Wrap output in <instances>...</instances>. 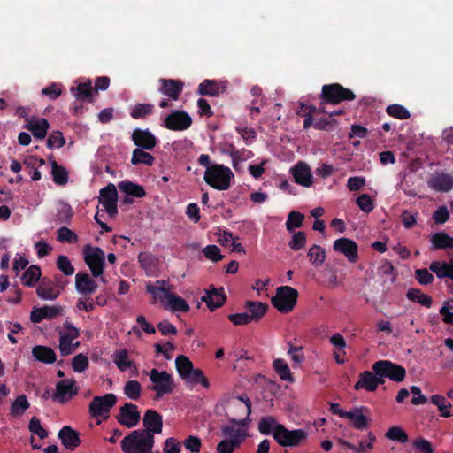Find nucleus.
I'll list each match as a JSON object with an SVG mask.
<instances>
[{
    "mask_svg": "<svg viewBox=\"0 0 453 453\" xmlns=\"http://www.w3.org/2000/svg\"><path fill=\"white\" fill-rule=\"evenodd\" d=\"M248 429V418L239 421L232 420L229 424L222 426L221 432L224 438L217 445V453H233L240 448L249 435Z\"/></svg>",
    "mask_w": 453,
    "mask_h": 453,
    "instance_id": "1",
    "label": "nucleus"
},
{
    "mask_svg": "<svg viewBox=\"0 0 453 453\" xmlns=\"http://www.w3.org/2000/svg\"><path fill=\"white\" fill-rule=\"evenodd\" d=\"M175 367L180 378L188 386L201 385L205 388H210V381L202 370L194 367L190 359L180 355L175 359Z\"/></svg>",
    "mask_w": 453,
    "mask_h": 453,
    "instance_id": "2",
    "label": "nucleus"
},
{
    "mask_svg": "<svg viewBox=\"0 0 453 453\" xmlns=\"http://www.w3.org/2000/svg\"><path fill=\"white\" fill-rule=\"evenodd\" d=\"M120 445L124 453H152L153 434L147 431L135 430L124 437Z\"/></svg>",
    "mask_w": 453,
    "mask_h": 453,
    "instance_id": "3",
    "label": "nucleus"
},
{
    "mask_svg": "<svg viewBox=\"0 0 453 453\" xmlns=\"http://www.w3.org/2000/svg\"><path fill=\"white\" fill-rule=\"evenodd\" d=\"M234 176L229 167L221 164H213L205 170L203 180L212 188L224 191L231 187Z\"/></svg>",
    "mask_w": 453,
    "mask_h": 453,
    "instance_id": "4",
    "label": "nucleus"
},
{
    "mask_svg": "<svg viewBox=\"0 0 453 453\" xmlns=\"http://www.w3.org/2000/svg\"><path fill=\"white\" fill-rule=\"evenodd\" d=\"M297 297L296 289L289 286H281L277 288L275 296L272 297V304L278 311L288 313L295 308Z\"/></svg>",
    "mask_w": 453,
    "mask_h": 453,
    "instance_id": "5",
    "label": "nucleus"
},
{
    "mask_svg": "<svg viewBox=\"0 0 453 453\" xmlns=\"http://www.w3.org/2000/svg\"><path fill=\"white\" fill-rule=\"evenodd\" d=\"M58 334L59 350L61 354L67 356L74 352L80 344V342L77 341L80 336V330L73 324L66 321L58 331Z\"/></svg>",
    "mask_w": 453,
    "mask_h": 453,
    "instance_id": "6",
    "label": "nucleus"
},
{
    "mask_svg": "<svg viewBox=\"0 0 453 453\" xmlns=\"http://www.w3.org/2000/svg\"><path fill=\"white\" fill-rule=\"evenodd\" d=\"M372 371L374 373L384 380V378L401 382L404 380L406 372L405 369L396 364L388 360L377 361L372 365Z\"/></svg>",
    "mask_w": 453,
    "mask_h": 453,
    "instance_id": "7",
    "label": "nucleus"
},
{
    "mask_svg": "<svg viewBox=\"0 0 453 453\" xmlns=\"http://www.w3.org/2000/svg\"><path fill=\"white\" fill-rule=\"evenodd\" d=\"M84 261L91 271L93 277L103 274L104 267V252L98 247L86 245L83 248Z\"/></svg>",
    "mask_w": 453,
    "mask_h": 453,
    "instance_id": "8",
    "label": "nucleus"
},
{
    "mask_svg": "<svg viewBox=\"0 0 453 453\" xmlns=\"http://www.w3.org/2000/svg\"><path fill=\"white\" fill-rule=\"evenodd\" d=\"M116 402V396L111 393L104 396H96L89 404V412L94 418L104 420Z\"/></svg>",
    "mask_w": 453,
    "mask_h": 453,
    "instance_id": "9",
    "label": "nucleus"
},
{
    "mask_svg": "<svg viewBox=\"0 0 453 453\" xmlns=\"http://www.w3.org/2000/svg\"><path fill=\"white\" fill-rule=\"evenodd\" d=\"M146 289L150 294L154 303H159L165 309L170 308V286L167 281L149 282L146 285Z\"/></svg>",
    "mask_w": 453,
    "mask_h": 453,
    "instance_id": "10",
    "label": "nucleus"
},
{
    "mask_svg": "<svg viewBox=\"0 0 453 453\" xmlns=\"http://www.w3.org/2000/svg\"><path fill=\"white\" fill-rule=\"evenodd\" d=\"M333 250L334 252L343 255L350 264H355L359 259L358 245L349 238L336 239L333 243Z\"/></svg>",
    "mask_w": 453,
    "mask_h": 453,
    "instance_id": "11",
    "label": "nucleus"
},
{
    "mask_svg": "<svg viewBox=\"0 0 453 453\" xmlns=\"http://www.w3.org/2000/svg\"><path fill=\"white\" fill-rule=\"evenodd\" d=\"M280 428L277 434H274V439L280 446L295 447L307 438V434L302 429L290 431L285 428L284 426Z\"/></svg>",
    "mask_w": 453,
    "mask_h": 453,
    "instance_id": "12",
    "label": "nucleus"
},
{
    "mask_svg": "<svg viewBox=\"0 0 453 453\" xmlns=\"http://www.w3.org/2000/svg\"><path fill=\"white\" fill-rule=\"evenodd\" d=\"M117 201L118 192L113 184H109L100 190L99 203L111 218L115 217L118 212Z\"/></svg>",
    "mask_w": 453,
    "mask_h": 453,
    "instance_id": "13",
    "label": "nucleus"
},
{
    "mask_svg": "<svg viewBox=\"0 0 453 453\" xmlns=\"http://www.w3.org/2000/svg\"><path fill=\"white\" fill-rule=\"evenodd\" d=\"M150 380L151 385L148 388L156 392L157 398L161 397L170 390V375L166 372H159L154 368L150 372Z\"/></svg>",
    "mask_w": 453,
    "mask_h": 453,
    "instance_id": "14",
    "label": "nucleus"
},
{
    "mask_svg": "<svg viewBox=\"0 0 453 453\" xmlns=\"http://www.w3.org/2000/svg\"><path fill=\"white\" fill-rule=\"evenodd\" d=\"M322 94L324 98L332 104H337L344 100H353L355 98V95L351 90L344 88L339 84L324 86Z\"/></svg>",
    "mask_w": 453,
    "mask_h": 453,
    "instance_id": "15",
    "label": "nucleus"
},
{
    "mask_svg": "<svg viewBox=\"0 0 453 453\" xmlns=\"http://www.w3.org/2000/svg\"><path fill=\"white\" fill-rule=\"evenodd\" d=\"M78 394V387L74 379L63 380L57 383L53 400L64 403Z\"/></svg>",
    "mask_w": 453,
    "mask_h": 453,
    "instance_id": "16",
    "label": "nucleus"
},
{
    "mask_svg": "<svg viewBox=\"0 0 453 453\" xmlns=\"http://www.w3.org/2000/svg\"><path fill=\"white\" fill-rule=\"evenodd\" d=\"M111 359L120 372H137L136 363L126 349H116L111 355Z\"/></svg>",
    "mask_w": 453,
    "mask_h": 453,
    "instance_id": "17",
    "label": "nucleus"
},
{
    "mask_svg": "<svg viewBox=\"0 0 453 453\" xmlns=\"http://www.w3.org/2000/svg\"><path fill=\"white\" fill-rule=\"evenodd\" d=\"M63 309L58 305H45L40 308H34L30 313V320L38 324L43 319H52L60 316Z\"/></svg>",
    "mask_w": 453,
    "mask_h": 453,
    "instance_id": "18",
    "label": "nucleus"
},
{
    "mask_svg": "<svg viewBox=\"0 0 453 453\" xmlns=\"http://www.w3.org/2000/svg\"><path fill=\"white\" fill-rule=\"evenodd\" d=\"M295 181L305 188H309L313 184V176L311 167L304 162H298L291 169Z\"/></svg>",
    "mask_w": 453,
    "mask_h": 453,
    "instance_id": "19",
    "label": "nucleus"
},
{
    "mask_svg": "<svg viewBox=\"0 0 453 453\" xmlns=\"http://www.w3.org/2000/svg\"><path fill=\"white\" fill-rule=\"evenodd\" d=\"M25 128L30 131L35 139L42 140L47 135L50 124L44 118L30 117L26 119Z\"/></svg>",
    "mask_w": 453,
    "mask_h": 453,
    "instance_id": "20",
    "label": "nucleus"
},
{
    "mask_svg": "<svg viewBox=\"0 0 453 453\" xmlns=\"http://www.w3.org/2000/svg\"><path fill=\"white\" fill-rule=\"evenodd\" d=\"M140 420V412L135 404L126 403L119 410L118 421L127 427L135 426Z\"/></svg>",
    "mask_w": 453,
    "mask_h": 453,
    "instance_id": "21",
    "label": "nucleus"
},
{
    "mask_svg": "<svg viewBox=\"0 0 453 453\" xmlns=\"http://www.w3.org/2000/svg\"><path fill=\"white\" fill-rule=\"evenodd\" d=\"M309 113L310 115L305 118L303 122L305 128L309 127L312 124L317 129H329L334 126V119H333V113L329 115H319L315 109H313V111H310Z\"/></svg>",
    "mask_w": 453,
    "mask_h": 453,
    "instance_id": "22",
    "label": "nucleus"
},
{
    "mask_svg": "<svg viewBox=\"0 0 453 453\" xmlns=\"http://www.w3.org/2000/svg\"><path fill=\"white\" fill-rule=\"evenodd\" d=\"M75 288L81 295H91L97 288L96 282L86 273L79 272L75 275Z\"/></svg>",
    "mask_w": 453,
    "mask_h": 453,
    "instance_id": "23",
    "label": "nucleus"
},
{
    "mask_svg": "<svg viewBox=\"0 0 453 453\" xmlns=\"http://www.w3.org/2000/svg\"><path fill=\"white\" fill-rule=\"evenodd\" d=\"M49 164L50 165V174L53 182L58 186H65L69 181V171L62 165L57 163L52 156L48 157Z\"/></svg>",
    "mask_w": 453,
    "mask_h": 453,
    "instance_id": "24",
    "label": "nucleus"
},
{
    "mask_svg": "<svg viewBox=\"0 0 453 453\" xmlns=\"http://www.w3.org/2000/svg\"><path fill=\"white\" fill-rule=\"evenodd\" d=\"M329 342L334 347L333 356L337 364H344L346 362V347L347 342L345 338L339 333L332 334L329 338Z\"/></svg>",
    "mask_w": 453,
    "mask_h": 453,
    "instance_id": "25",
    "label": "nucleus"
},
{
    "mask_svg": "<svg viewBox=\"0 0 453 453\" xmlns=\"http://www.w3.org/2000/svg\"><path fill=\"white\" fill-rule=\"evenodd\" d=\"M384 380L380 379L375 373L364 372L360 374L358 381L355 384V389H365L366 391H375L379 384Z\"/></svg>",
    "mask_w": 453,
    "mask_h": 453,
    "instance_id": "26",
    "label": "nucleus"
},
{
    "mask_svg": "<svg viewBox=\"0 0 453 453\" xmlns=\"http://www.w3.org/2000/svg\"><path fill=\"white\" fill-rule=\"evenodd\" d=\"M143 426L145 429L143 431L150 432L153 435L159 434L162 431V418L155 411L148 410L143 417Z\"/></svg>",
    "mask_w": 453,
    "mask_h": 453,
    "instance_id": "27",
    "label": "nucleus"
},
{
    "mask_svg": "<svg viewBox=\"0 0 453 453\" xmlns=\"http://www.w3.org/2000/svg\"><path fill=\"white\" fill-rule=\"evenodd\" d=\"M134 144L145 150H151L157 142L154 135L147 130L135 129L132 134Z\"/></svg>",
    "mask_w": 453,
    "mask_h": 453,
    "instance_id": "28",
    "label": "nucleus"
},
{
    "mask_svg": "<svg viewBox=\"0 0 453 453\" xmlns=\"http://www.w3.org/2000/svg\"><path fill=\"white\" fill-rule=\"evenodd\" d=\"M63 445L71 450L76 449L80 444L79 434L70 426H64L58 433Z\"/></svg>",
    "mask_w": 453,
    "mask_h": 453,
    "instance_id": "29",
    "label": "nucleus"
},
{
    "mask_svg": "<svg viewBox=\"0 0 453 453\" xmlns=\"http://www.w3.org/2000/svg\"><path fill=\"white\" fill-rule=\"evenodd\" d=\"M365 408H355L345 414V418L352 421V426L358 430H364L368 426V418L364 414Z\"/></svg>",
    "mask_w": 453,
    "mask_h": 453,
    "instance_id": "30",
    "label": "nucleus"
},
{
    "mask_svg": "<svg viewBox=\"0 0 453 453\" xmlns=\"http://www.w3.org/2000/svg\"><path fill=\"white\" fill-rule=\"evenodd\" d=\"M191 116L184 111L172 112V130L183 131L192 124Z\"/></svg>",
    "mask_w": 453,
    "mask_h": 453,
    "instance_id": "31",
    "label": "nucleus"
},
{
    "mask_svg": "<svg viewBox=\"0 0 453 453\" xmlns=\"http://www.w3.org/2000/svg\"><path fill=\"white\" fill-rule=\"evenodd\" d=\"M429 186L438 191H449L453 188V177L445 173L437 174L431 178Z\"/></svg>",
    "mask_w": 453,
    "mask_h": 453,
    "instance_id": "32",
    "label": "nucleus"
},
{
    "mask_svg": "<svg viewBox=\"0 0 453 453\" xmlns=\"http://www.w3.org/2000/svg\"><path fill=\"white\" fill-rule=\"evenodd\" d=\"M32 354L35 359L46 364H52L57 358L56 354L51 348L42 345L34 347Z\"/></svg>",
    "mask_w": 453,
    "mask_h": 453,
    "instance_id": "33",
    "label": "nucleus"
},
{
    "mask_svg": "<svg viewBox=\"0 0 453 453\" xmlns=\"http://www.w3.org/2000/svg\"><path fill=\"white\" fill-rule=\"evenodd\" d=\"M282 426L283 425L279 424L273 417L267 416L260 419L258 424V430L263 434H272L274 437V434H277L278 431L280 429V427Z\"/></svg>",
    "mask_w": 453,
    "mask_h": 453,
    "instance_id": "34",
    "label": "nucleus"
},
{
    "mask_svg": "<svg viewBox=\"0 0 453 453\" xmlns=\"http://www.w3.org/2000/svg\"><path fill=\"white\" fill-rule=\"evenodd\" d=\"M202 300L207 304L211 311L219 308L225 303L224 296L215 288L206 291Z\"/></svg>",
    "mask_w": 453,
    "mask_h": 453,
    "instance_id": "35",
    "label": "nucleus"
},
{
    "mask_svg": "<svg viewBox=\"0 0 453 453\" xmlns=\"http://www.w3.org/2000/svg\"><path fill=\"white\" fill-rule=\"evenodd\" d=\"M251 321H258L266 313L268 305L261 302L248 301L245 304Z\"/></svg>",
    "mask_w": 453,
    "mask_h": 453,
    "instance_id": "36",
    "label": "nucleus"
},
{
    "mask_svg": "<svg viewBox=\"0 0 453 453\" xmlns=\"http://www.w3.org/2000/svg\"><path fill=\"white\" fill-rule=\"evenodd\" d=\"M218 241L220 244L229 247L232 251L245 253L242 245L238 242V237H234L230 232L220 233Z\"/></svg>",
    "mask_w": 453,
    "mask_h": 453,
    "instance_id": "37",
    "label": "nucleus"
},
{
    "mask_svg": "<svg viewBox=\"0 0 453 453\" xmlns=\"http://www.w3.org/2000/svg\"><path fill=\"white\" fill-rule=\"evenodd\" d=\"M434 250L449 249L453 250V237L443 232L435 233L430 238Z\"/></svg>",
    "mask_w": 453,
    "mask_h": 453,
    "instance_id": "38",
    "label": "nucleus"
},
{
    "mask_svg": "<svg viewBox=\"0 0 453 453\" xmlns=\"http://www.w3.org/2000/svg\"><path fill=\"white\" fill-rule=\"evenodd\" d=\"M430 401L437 406L442 417L449 418L453 416V405L443 395H434L431 396Z\"/></svg>",
    "mask_w": 453,
    "mask_h": 453,
    "instance_id": "39",
    "label": "nucleus"
},
{
    "mask_svg": "<svg viewBox=\"0 0 453 453\" xmlns=\"http://www.w3.org/2000/svg\"><path fill=\"white\" fill-rule=\"evenodd\" d=\"M310 263L315 267H320L326 257V250L319 245H312L307 253Z\"/></svg>",
    "mask_w": 453,
    "mask_h": 453,
    "instance_id": "40",
    "label": "nucleus"
},
{
    "mask_svg": "<svg viewBox=\"0 0 453 453\" xmlns=\"http://www.w3.org/2000/svg\"><path fill=\"white\" fill-rule=\"evenodd\" d=\"M430 270L434 273L438 278L449 277L453 280V261L449 264L434 261L430 265Z\"/></svg>",
    "mask_w": 453,
    "mask_h": 453,
    "instance_id": "41",
    "label": "nucleus"
},
{
    "mask_svg": "<svg viewBox=\"0 0 453 453\" xmlns=\"http://www.w3.org/2000/svg\"><path fill=\"white\" fill-rule=\"evenodd\" d=\"M42 275L41 268L37 265H30L23 273L21 282L27 287H34Z\"/></svg>",
    "mask_w": 453,
    "mask_h": 453,
    "instance_id": "42",
    "label": "nucleus"
},
{
    "mask_svg": "<svg viewBox=\"0 0 453 453\" xmlns=\"http://www.w3.org/2000/svg\"><path fill=\"white\" fill-rule=\"evenodd\" d=\"M274 371L282 380L293 382L294 378L288 363L281 358L275 359L273 363Z\"/></svg>",
    "mask_w": 453,
    "mask_h": 453,
    "instance_id": "43",
    "label": "nucleus"
},
{
    "mask_svg": "<svg viewBox=\"0 0 453 453\" xmlns=\"http://www.w3.org/2000/svg\"><path fill=\"white\" fill-rule=\"evenodd\" d=\"M142 385L138 380H127L123 388L124 394L131 400L136 401L141 397Z\"/></svg>",
    "mask_w": 453,
    "mask_h": 453,
    "instance_id": "44",
    "label": "nucleus"
},
{
    "mask_svg": "<svg viewBox=\"0 0 453 453\" xmlns=\"http://www.w3.org/2000/svg\"><path fill=\"white\" fill-rule=\"evenodd\" d=\"M222 89L223 88L215 81L205 80L199 85L198 93L200 95L214 96L219 95Z\"/></svg>",
    "mask_w": 453,
    "mask_h": 453,
    "instance_id": "45",
    "label": "nucleus"
},
{
    "mask_svg": "<svg viewBox=\"0 0 453 453\" xmlns=\"http://www.w3.org/2000/svg\"><path fill=\"white\" fill-rule=\"evenodd\" d=\"M406 296L409 300L420 303L427 308L432 305V298L430 296L424 294L419 289L410 288L407 291Z\"/></svg>",
    "mask_w": 453,
    "mask_h": 453,
    "instance_id": "46",
    "label": "nucleus"
},
{
    "mask_svg": "<svg viewBox=\"0 0 453 453\" xmlns=\"http://www.w3.org/2000/svg\"><path fill=\"white\" fill-rule=\"evenodd\" d=\"M30 404L26 395H19L12 403L10 413L13 417H20L29 408Z\"/></svg>",
    "mask_w": 453,
    "mask_h": 453,
    "instance_id": "47",
    "label": "nucleus"
},
{
    "mask_svg": "<svg viewBox=\"0 0 453 453\" xmlns=\"http://www.w3.org/2000/svg\"><path fill=\"white\" fill-rule=\"evenodd\" d=\"M385 436L390 441H398L400 443H406L408 441L407 433L398 426L390 427Z\"/></svg>",
    "mask_w": 453,
    "mask_h": 453,
    "instance_id": "48",
    "label": "nucleus"
},
{
    "mask_svg": "<svg viewBox=\"0 0 453 453\" xmlns=\"http://www.w3.org/2000/svg\"><path fill=\"white\" fill-rule=\"evenodd\" d=\"M131 162L133 165L144 164L146 165H152L154 157L142 149H135L133 151Z\"/></svg>",
    "mask_w": 453,
    "mask_h": 453,
    "instance_id": "49",
    "label": "nucleus"
},
{
    "mask_svg": "<svg viewBox=\"0 0 453 453\" xmlns=\"http://www.w3.org/2000/svg\"><path fill=\"white\" fill-rule=\"evenodd\" d=\"M119 188L124 193L139 198L143 197L146 195L142 186L133 182H121L119 184Z\"/></svg>",
    "mask_w": 453,
    "mask_h": 453,
    "instance_id": "50",
    "label": "nucleus"
},
{
    "mask_svg": "<svg viewBox=\"0 0 453 453\" xmlns=\"http://www.w3.org/2000/svg\"><path fill=\"white\" fill-rule=\"evenodd\" d=\"M303 214L296 211H290L286 221L287 230L288 232H293L296 228L301 227L303 226Z\"/></svg>",
    "mask_w": 453,
    "mask_h": 453,
    "instance_id": "51",
    "label": "nucleus"
},
{
    "mask_svg": "<svg viewBox=\"0 0 453 453\" xmlns=\"http://www.w3.org/2000/svg\"><path fill=\"white\" fill-rule=\"evenodd\" d=\"M153 109V104H138L132 108L130 115L134 119H144L152 113Z\"/></svg>",
    "mask_w": 453,
    "mask_h": 453,
    "instance_id": "52",
    "label": "nucleus"
},
{
    "mask_svg": "<svg viewBox=\"0 0 453 453\" xmlns=\"http://www.w3.org/2000/svg\"><path fill=\"white\" fill-rule=\"evenodd\" d=\"M182 445L189 453H199L202 449V440L196 435H188L183 440Z\"/></svg>",
    "mask_w": 453,
    "mask_h": 453,
    "instance_id": "53",
    "label": "nucleus"
},
{
    "mask_svg": "<svg viewBox=\"0 0 453 453\" xmlns=\"http://www.w3.org/2000/svg\"><path fill=\"white\" fill-rule=\"evenodd\" d=\"M356 203L358 208L365 213L371 212L375 206L373 199L367 194H362L357 196L356 199Z\"/></svg>",
    "mask_w": 453,
    "mask_h": 453,
    "instance_id": "54",
    "label": "nucleus"
},
{
    "mask_svg": "<svg viewBox=\"0 0 453 453\" xmlns=\"http://www.w3.org/2000/svg\"><path fill=\"white\" fill-rule=\"evenodd\" d=\"M56 264L58 269L60 270L65 275L69 276L74 273V267L72 265L70 259L66 256H58Z\"/></svg>",
    "mask_w": 453,
    "mask_h": 453,
    "instance_id": "55",
    "label": "nucleus"
},
{
    "mask_svg": "<svg viewBox=\"0 0 453 453\" xmlns=\"http://www.w3.org/2000/svg\"><path fill=\"white\" fill-rule=\"evenodd\" d=\"M190 306L188 302L180 296L172 295V312L186 313Z\"/></svg>",
    "mask_w": 453,
    "mask_h": 453,
    "instance_id": "56",
    "label": "nucleus"
},
{
    "mask_svg": "<svg viewBox=\"0 0 453 453\" xmlns=\"http://www.w3.org/2000/svg\"><path fill=\"white\" fill-rule=\"evenodd\" d=\"M58 241L61 242L76 243L78 242V236L68 227L63 226L58 231Z\"/></svg>",
    "mask_w": 453,
    "mask_h": 453,
    "instance_id": "57",
    "label": "nucleus"
},
{
    "mask_svg": "<svg viewBox=\"0 0 453 453\" xmlns=\"http://www.w3.org/2000/svg\"><path fill=\"white\" fill-rule=\"evenodd\" d=\"M94 89L91 82H83L78 85L75 88V96L79 99L85 100L93 96Z\"/></svg>",
    "mask_w": 453,
    "mask_h": 453,
    "instance_id": "58",
    "label": "nucleus"
},
{
    "mask_svg": "<svg viewBox=\"0 0 453 453\" xmlns=\"http://www.w3.org/2000/svg\"><path fill=\"white\" fill-rule=\"evenodd\" d=\"M412 447L416 453H434L431 442L424 438H418L412 441Z\"/></svg>",
    "mask_w": 453,
    "mask_h": 453,
    "instance_id": "59",
    "label": "nucleus"
},
{
    "mask_svg": "<svg viewBox=\"0 0 453 453\" xmlns=\"http://www.w3.org/2000/svg\"><path fill=\"white\" fill-rule=\"evenodd\" d=\"M306 241V234L303 232H296L292 235L288 245L292 250H299L304 248Z\"/></svg>",
    "mask_w": 453,
    "mask_h": 453,
    "instance_id": "60",
    "label": "nucleus"
},
{
    "mask_svg": "<svg viewBox=\"0 0 453 453\" xmlns=\"http://www.w3.org/2000/svg\"><path fill=\"white\" fill-rule=\"evenodd\" d=\"M375 439V435L372 432L368 433L366 437L357 446V453H368L373 449Z\"/></svg>",
    "mask_w": 453,
    "mask_h": 453,
    "instance_id": "61",
    "label": "nucleus"
},
{
    "mask_svg": "<svg viewBox=\"0 0 453 453\" xmlns=\"http://www.w3.org/2000/svg\"><path fill=\"white\" fill-rule=\"evenodd\" d=\"M88 367V359L83 354L76 355L72 361V368L75 372H82Z\"/></svg>",
    "mask_w": 453,
    "mask_h": 453,
    "instance_id": "62",
    "label": "nucleus"
},
{
    "mask_svg": "<svg viewBox=\"0 0 453 453\" xmlns=\"http://www.w3.org/2000/svg\"><path fill=\"white\" fill-rule=\"evenodd\" d=\"M139 261L148 274L153 273L156 266V259L148 253H141Z\"/></svg>",
    "mask_w": 453,
    "mask_h": 453,
    "instance_id": "63",
    "label": "nucleus"
},
{
    "mask_svg": "<svg viewBox=\"0 0 453 453\" xmlns=\"http://www.w3.org/2000/svg\"><path fill=\"white\" fill-rule=\"evenodd\" d=\"M288 355L290 357V359L296 364H301L305 359V356L303 351V347L301 346H294L293 344H289L288 349Z\"/></svg>",
    "mask_w": 453,
    "mask_h": 453,
    "instance_id": "64",
    "label": "nucleus"
}]
</instances>
